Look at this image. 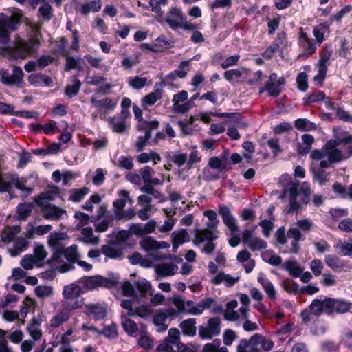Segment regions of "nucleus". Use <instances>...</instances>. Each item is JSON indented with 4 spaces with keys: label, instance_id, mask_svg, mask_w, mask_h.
Segmentation results:
<instances>
[{
    "label": "nucleus",
    "instance_id": "nucleus-57",
    "mask_svg": "<svg viewBox=\"0 0 352 352\" xmlns=\"http://www.w3.org/2000/svg\"><path fill=\"white\" fill-rule=\"evenodd\" d=\"M112 221L113 217L111 214L110 216L105 217V218L102 220H100L99 219L95 223L96 230L99 232H104L107 231Z\"/></svg>",
    "mask_w": 352,
    "mask_h": 352
},
{
    "label": "nucleus",
    "instance_id": "nucleus-23",
    "mask_svg": "<svg viewBox=\"0 0 352 352\" xmlns=\"http://www.w3.org/2000/svg\"><path fill=\"white\" fill-rule=\"evenodd\" d=\"M329 315L336 312L343 314L347 312L351 308V304L345 300L329 298Z\"/></svg>",
    "mask_w": 352,
    "mask_h": 352
},
{
    "label": "nucleus",
    "instance_id": "nucleus-42",
    "mask_svg": "<svg viewBox=\"0 0 352 352\" xmlns=\"http://www.w3.org/2000/svg\"><path fill=\"white\" fill-rule=\"evenodd\" d=\"M82 237L80 241L87 244H97L99 241V238L95 236L93 233V230L90 227H87L81 230Z\"/></svg>",
    "mask_w": 352,
    "mask_h": 352
},
{
    "label": "nucleus",
    "instance_id": "nucleus-54",
    "mask_svg": "<svg viewBox=\"0 0 352 352\" xmlns=\"http://www.w3.org/2000/svg\"><path fill=\"white\" fill-rule=\"evenodd\" d=\"M47 254V253L43 245L39 243H34L33 256L38 264L46 258Z\"/></svg>",
    "mask_w": 352,
    "mask_h": 352
},
{
    "label": "nucleus",
    "instance_id": "nucleus-50",
    "mask_svg": "<svg viewBox=\"0 0 352 352\" xmlns=\"http://www.w3.org/2000/svg\"><path fill=\"white\" fill-rule=\"evenodd\" d=\"M34 292L38 298H45L53 295L54 289L50 285H41L35 287Z\"/></svg>",
    "mask_w": 352,
    "mask_h": 352
},
{
    "label": "nucleus",
    "instance_id": "nucleus-37",
    "mask_svg": "<svg viewBox=\"0 0 352 352\" xmlns=\"http://www.w3.org/2000/svg\"><path fill=\"white\" fill-rule=\"evenodd\" d=\"M89 188L87 187H82L81 188H73L69 190L68 199L72 202H80L85 197L89 192Z\"/></svg>",
    "mask_w": 352,
    "mask_h": 352
},
{
    "label": "nucleus",
    "instance_id": "nucleus-27",
    "mask_svg": "<svg viewBox=\"0 0 352 352\" xmlns=\"http://www.w3.org/2000/svg\"><path fill=\"white\" fill-rule=\"evenodd\" d=\"M120 199L113 202L114 213L116 217H118L123 211L127 201L131 203L132 199L129 197V193L126 190H122L120 192Z\"/></svg>",
    "mask_w": 352,
    "mask_h": 352
},
{
    "label": "nucleus",
    "instance_id": "nucleus-17",
    "mask_svg": "<svg viewBox=\"0 0 352 352\" xmlns=\"http://www.w3.org/2000/svg\"><path fill=\"white\" fill-rule=\"evenodd\" d=\"M184 17L185 15L180 8L173 7L167 12L165 21L171 30L177 31L180 29Z\"/></svg>",
    "mask_w": 352,
    "mask_h": 352
},
{
    "label": "nucleus",
    "instance_id": "nucleus-9",
    "mask_svg": "<svg viewBox=\"0 0 352 352\" xmlns=\"http://www.w3.org/2000/svg\"><path fill=\"white\" fill-rule=\"evenodd\" d=\"M285 84V78L284 77L278 78L277 74L272 73L269 76L265 86L260 88L259 94L261 95L264 91H267L270 96H278L282 91L280 86L284 85Z\"/></svg>",
    "mask_w": 352,
    "mask_h": 352
},
{
    "label": "nucleus",
    "instance_id": "nucleus-55",
    "mask_svg": "<svg viewBox=\"0 0 352 352\" xmlns=\"http://www.w3.org/2000/svg\"><path fill=\"white\" fill-rule=\"evenodd\" d=\"M100 335H103L109 339H115L118 336V327L113 323L111 325L105 326L102 331H100Z\"/></svg>",
    "mask_w": 352,
    "mask_h": 352
},
{
    "label": "nucleus",
    "instance_id": "nucleus-11",
    "mask_svg": "<svg viewBox=\"0 0 352 352\" xmlns=\"http://www.w3.org/2000/svg\"><path fill=\"white\" fill-rule=\"evenodd\" d=\"M221 332V320L218 317L211 318L206 326H200L199 335L202 339H211Z\"/></svg>",
    "mask_w": 352,
    "mask_h": 352
},
{
    "label": "nucleus",
    "instance_id": "nucleus-21",
    "mask_svg": "<svg viewBox=\"0 0 352 352\" xmlns=\"http://www.w3.org/2000/svg\"><path fill=\"white\" fill-rule=\"evenodd\" d=\"M254 334L249 338H242L236 346V352H261L257 347Z\"/></svg>",
    "mask_w": 352,
    "mask_h": 352
},
{
    "label": "nucleus",
    "instance_id": "nucleus-53",
    "mask_svg": "<svg viewBox=\"0 0 352 352\" xmlns=\"http://www.w3.org/2000/svg\"><path fill=\"white\" fill-rule=\"evenodd\" d=\"M325 97V94L322 91L316 90L307 95L304 98V104L307 106L311 103L322 100Z\"/></svg>",
    "mask_w": 352,
    "mask_h": 352
},
{
    "label": "nucleus",
    "instance_id": "nucleus-43",
    "mask_svg": "<svg viewBox=\"0 0 352 352\" xmlns=\"http://www.w3.org/2000/svg\"><path fill=\"white\" fill-rule=\"evenodd\" d=\"M101 0H93L81 6L80 12L82 15H87L91 11L98 12L101 9Z\"/></svg>",
    "mask_w": 352,
    "mask_h": 352
},
{
    "label": "nucleus",
    "instance_id": "nucleus-2",
    "mask_svg": "<svg viewBox=\"0 0 352 352\" xmlns=\"http://www.w3.org/2000/svg\"><path fill=\"white\" fill-rule=\"evenodd\" d=\"M284 192L289 198L288 213L298 211L301 204H307L310 201L311 190L310 184L307 182L301 184L292 182L285 189Z\"/></svg>",
    "mask_w": 352,
    "mask_h": 352
},
{
    "label": "nucleus",
    "instance_id": "nucleus-7",
    "mask_svg": "<svg viewBox=\"0 0 352 352\" xmlns=\"http://www.w3.org/2000/svg\"><path fill=\"white\" fill-rule=\"evenodd\" d=\"M217 238L218 235L214 232L208 231V230H197L193 243L196 245H199L201 243L206 242V244L202 249V252L211 254L216 247L214 241Z\"/></svg>",
    "mask_w": 352,
    "mask_h": 352
},
{
    "label": "nucleus",
    "instance_id": "nucleus-61",
    "mask_svg": "<svg viewBox=\"0 0 352 352\" xmlns=\"http://www.w3.org/2000/svg\"><path fill=\"white\" fill-rule=\"evenodd\" d=\"M247 245L252 251H258L265 249L267 243L261 238L254 237Z\"/></svg>",
    "mask_w": 352,
    "mask_h": 352
},
{
    "label": "nucleus",
    "instance_id": "nucleus-48",
    "mask_svg": "<svg viewBox=\"0 0 352 352\" xmlns=\"http://www.w3.org/2000/svg\"><path fill=\"white\" fill-rule=\"evenodd\" d=\"M78 246L77 245H72L70 247L65 248L63 251V255L65 256V258L70 263H76L79 258V254L78 253Z\"/></svg>",
    "mask_w": 352,
    "mask_h": 352
},
{
    "label": "nucleus",
    "instance_id": "nucleus-22",
    "mask_svg": "<svg viewBox=\"0 0 352 352\" xmlns=\"http://www.w3.org/2000/svg\"><path fill=\"white\" fill-rule=\"evenodd\" d=\"M101 252L107 257L112 259H121L123 256L122 248L115 243L102 245Z\"/></svg>",
    "mask_w": 352,
    "mask_h": 352
},
{
    "label": "nucleus",
    "instance_id": "nucleus-25",
    "mask_svg": "<svg viewBox=\"0 0 352 352\" xmlns=\"http://www.w3.org/2000/svg\"><path fill=\"white\" fill-rule=\"evenodd\" d=\"M258 282L261 285L264 292L270 300H275L277 298V292L273 283L265 276H260Z\"/></svg>",
    "mask_w": 352,
    "mask_h": 352
},
{
    "label": "nucleus",
    "instance_id": "nucleus-24",
    "mask_svg": "<svg viewBox=\"0 0 352 352\" xmlns=\"http://www.w3.org/2000/svg\"><path fill=\"white\" fill-rule=\"evenodd\" d=\"M239 280V277H234L230 274H226L223 272H220L215 276H214L210 282L213 285H220L222 283H224L225 285L228 287L233 286L235 283H236Z\"/></svg>",
    "mask_w": 352,
    "mask_h": 352
},
{
    "label": "nucleus",
    "instance_id": "nucleus-16",
    "mask_svg": "<svg viewBox=\"0 0 352 352\" xmlns=\"http://www.w3.org/2000/svg\"><path fill=\"white\" fill-rule=\"evenodd\" d=\"M177 316L176 309L166 308L159 310L153 316V323L157 327V331L163 332L166 331L168 325L165 324L168 317L173 318Z\"/></svg>",
    "mask_w": 352,
    "mask_h": 352
},
{
    "label": "nucleus",
    "instance_id": "nucleus-15",
    "mask_svg": "<svg viewBox=\"0 0 352 352\" xmlns=\"http://www.w3.org/2000/svg\"><path fill=\"white\" fill-rule=\"evenodd\" d=\"M214 303V300L211 298L204 299L197 304L192 300H188L185 302L184 313L192 315H199L201 314L205 309H210Z\"/></svg>",
    "mask_w": 352,
    "mask_h": 352
},
{
    "label": "nucleus",
    "instance_id": "nucleus-30",
    "mask_svg": "<svg viewBox=\"0 0 352 352\" xmlns=\"http://www.w3.org/2000/svg\"><path fill=\"white\" fill-rule=\"evenodd\" d=\"M107 121L113 132L122 133L128 128L126 121L119 116L109 117Z\"/></svg>",
    "mask_w": 352,
    "mask_h": 352
},
{
    "label": "nucleus",
    "instance_id": "nucleus-34",
    "mask_svg": "<svg viewBox=\"0 0 352 352\" xmlns=\"http://www.w3.org/2000/svg\"><path fill=\"white\" fill-rule=\"evenodd\" d=\"M212 116L217 118H229L234 120V124L239 128L245 129L248 124L246 122L241 120V114L239 113H212Z\"/></svg>",
    "mask_w": 352,
    "mask_h": 352
},
{
    "label": "nucleus",
    "instance_id": "nucleus-56",
    "mask_svg": "<svg viewBox=\"0 0 352 352\" xmlns=\"http://www.w3.org/2000/svg\"><path fill=\"white\" fill-rule=\"evenodd\" d=\"M80 86V81L75 78L73 84L67 85L65 87V93L69 98H72L78 94Z\"/></svg>",
    "mask_w": 352,
    "mask_h": 352
},
{
    "label": "nucleus",
    "instance_id": "nucleus-14",
    "mask_svg": "<svg viewBox=\"0 0 352 352\" xmlns=\"http://www.w3.org/2000/svg\"><path fill=\"white\" fill-rule=\"evenodd\" d=\"M63 239V234L58 232L51 233L48 237L49 245L54 252L52 256L54 261H58L60 258L65 249L61 241Z\"/></svg>",
    "mask_w": 352,
    "mask_h": 352
},
{
    "label": "nucleus",
    "instance_id": "nucleus-49",
    "mask_svg": "<svg viewBox=\"0 0 352 352\" xmlns=\"http://www.w3.org/2000/svg\"><path fill=\"white\" fill-rule=\"evenodd\" d=\"M159 126V122L157 120L152 121H142L139 124L138 127L140 130L144 132L146 135H148L151 138V132L155 130Z\"/></svg>",
    "mask_w": 352,
    "mask_h": 352
},
{
    "label": "nucleus",
    "instance_id": "nucleus-29",
    "mask_svg": "<svg viewBox=\"0 0 352 352\" xmlns=\"http://www.w3.org/2000/svg\"><path fill=\"white\" fill-rule=\"evenodd\" d=\"M324 261L326 265L334 272H340L345 267L344 261H342L338 256L334 254L326 255Z\"/></svg>",
    "mask_w": 352,
    "mask_h": 352
},
{
    "label": "nucleus",
    "instance_id": "nucleus-18",
    "mask_svg": "<svg viewBox=\"0 0 352 352\" xmlns=\"http://www.w3.org/2000/svg\"><path fill=\"white\" fill-rule=\"evenodd\" d=\"M140 247L148 253H153L160 249H166L170 247L168 243L157 241L151 236H146L140 241Z\"/></svg>",
    "mask_w": 352,
    "mask_h": 352
},
{
    "label": "nucleus",
    "instance_id": "nucleus-44",
    "mask_svg": "<svg viewBox=\"0 0 352 352\" xmlns=\"http://www.w3.org/2000/svg\"><path fill=\"white\" fill-rule=\"evenodd\" d=\"M339 254L344 256H352V239L350 241H339L335 245Z\"/></svg>",
    "mask_w": 352,
    "mask_h": 352
},
{
    "label": "nucleus",
    "instance_id": "nucleus-32",
    "mask_svg": "<svg viewBox=\"0 0 352 352\" xmlns=\"http://www.w3.org/2000/svg\"><path fill=\"white\" fill-rule=\"evenodd\" d=\"M87 314L92 316L95 320L104 318L107 316L106 309L100 304H88L85 305Z\"/></svg>",
    "mask_w": 352,
    "mask_h": 352
},
{
    "label": "nucleus",
    "instance_id": "nucleus-28",
    "mask_svg": "<svg viewBox=\"0 0 352 352\" xmlns=\"http://www.w3.org/2000/svg\"><path fill=\"white\" fill-rule=\"evenodd\" d=\"M177 270V265L173 263H160L155 267L156 273L160 276H169L174 275Z\"/></svg>",
    "mask_w": 352,
    "mask_h": 352
},
{
    "label": "nucleus",
    "instance_id": "nucleus-36",
    "mask_svg": "<svg viewBox=\"0 0 352 352\" xmlns=\"http://www.w3.org/2000/svg\"><path fill=\"white\" fill-rule=\"evenodd\" d=\"M196 322L195 318H189L182 321L179 325L182 333L188 336H195L197 331Z\"/></svg>",
    "mask_w": 352,
    "mask_h": 352
},
{
    "label": "nucleus",
    "instance_id": "nucleus-58",
    "mask_svg": "<svg viewBox=\"0 0 352 352\" xmlns=\"http://www.w3.org/2000/svg\"><path fill=\"white\" fill-rule=\"evenodd\" d=\"M28 247V242L27 241L21 238L17 239L14 244V250H9V252L11 256H15L17 254H19L21 252L25 250Z\"/></svg>",
    "mask_w": 352,
    "mask_h": 352
},
{
    "label": "nucleus",
    "instance_id": "nucleus-38",
    "mask_svg": "<svg viewBox=\"0 0 352 352\" xmlns=\"http://www.w3.org/2000/svg\"><path fill=\"white\" fill-rule=\"evenodd\" d=\"M284 269L289 272L292 277H299L302 273V269L295 261H286L283 264Z\"/></svg>",
    "mask_w": 352,
    "mask_h": 352
},
{
    "label": "nucleus",
    "instance_id": "nucleus-51",
    "mask_svg": "<svg viewBox=\"0 0 352 352\" xmlns=\"http://www.w3.org/2000/svg\"><path fill=\"white\" fill-rule=\"evenodd\" d=\"M136 287L141 296H146V295H151L153 294L151 283L145 279L138 280L136 283Z\"/></svg>",
    "mask_w": 352,
    "mask_h": 352
},
{
    "label": "nucleus",
    "instance_id": "nucleus-41",
    "mask_svg": "<svg viewBox=\"0 0 352 352\" xmlns=\"http://www.w3.org/2000/svg\"><path fill=\"white\" fill-rule=\"evenodd\" d=\"M188 234L184 229L173 233V248L177 249L178 247L186 241H188Z\"/></svg>",
    "mask_w": 352,
    "mask_h": 352
},
{
    "label": "nucleus",
    "instance_id": "nucleus-40",
    "mask_svg": "<svg viewBox=\"0 0 352 352\" xmlns=\"http://www.w3.org/2000/svg\"><path fill=\"white\" fill-rule=\"evenodd\" d=\"M202 352H229V351L226 346H221L220 340L215 339L212 342L206 344L203 346Z\"/></svg>",
    "mask_w": 352,
    "mask_h": 352
},
{
    "label": "nucleus",
    "instance_id": "nucleus-10",
    "mask_svg": "<svg viewBox=\"0 0 352 352\" xmlns=\"http://www.w3.org/2000/svg\"><path fill=\"white\" fill-rule=\"evenodd\" d=\"M23 72L20 67L14 66L10 74L8 70L0 69V81L5 85H19L23 82Z\"/></svg>",
    "mask_w": 352,
    "mask_h": 352
},
{
    "label": "nucleus",
    "instance_id": "nucleus-45",
    "mask_svg": "<svg viewBox=\"0 0 352 352\" xmlns=\"http://www.w3.org/2000/svg\"><path fill=\"white\" fill-rule=\"evenodd\" d=\"M147 78L139 76H130L127 78V82L129 87L134 89H141L147 84Z\"/></svg>",
    "mask_w": 352,
    "mask_h": 352
},
{
    "label": "nucleus",
    "instance_id": "nucleus-8",
    "mask_svg": "<svg viewBox=\"0 0 352 352\" xmlns=\"http://www.w3.org/2000/svg\"><path fill=\"white\" fill-rule=\"evenodd\" d=\"M63 296L67 300V306L72 309H78L84 303L83 298L80 296V288L75 284L65 286Z\"/></svg>",
    "mask_w": 352,
    "mask_h": 352
},
{
    "label": "nucleus",
    "instance_id": "nucleus-59",
    "mask_svg": "<svg viewBox=\"0 0 352 352\" xmlns=\"http://www.w3.org/2000/svg\"><path fill=\"white\" fill-rule=\"evenodd\" d=\"M32 206L30 204H20L17 207V213L20 220H25L32 212Z\"/></svg>",
    "mask_w": 352,
    "mask_h": 352
},
{
    "label": "nucleus",
    "instance_id": "nucleus-1",
    "mask_svg": "<svg viewBox=\"0 0 352 352\" xmlns=\"http://www.w3.org/2000/svg\"><path fill=\"white\" fill-rule=\"evenodd\" d=\"M20 24L17 16L0 14V45H2L0 46V58H7L10 60H24L38 49L40 42L36 37L18 39L12 46L8 45L11 32L16 30Z\"/></svg>",
    "mask_w": 352,
    "mask_h": 352
},
{
    "label": "nucleus",
    "instance_id": "nucleus-33",
    "mask_svg": "<svg viewBox=\"0 0 352 352\" xmlns=\"http://www.w3.org/2000/svg\"><path fill=\"white\" fill-rule=\"evenodd\" d=\"M162 93L163 91L162 89H157L154 91H152L144 96L141 100L142 107L146 108L148 106L154 105L157 101L162 98Z\"/></svg>",
    "mask_w": 352,
    "mask_h": 352
},
{
    "label": "nucleus",
    "instance_id": "nucleus-39",
    "mask_svg": "<svg viewBox=\"0 0 352 352\" xmlns=\"http://www.w3.org/2000/svg\"><path fill=\"white\" fill-rule=\"evenodd\" d=\"M121 324L125 332L130 336H133L138 331L137 323L127 317H122Z\"/></svg>",
    "mask_w": 352,
    "mask_h": 352
},
{
    "label": "nucleus",
    "instance_id": "nucleus-63",
    "mask_svg": "<svg viewBox=\"0 0 352 352\" xmlns=\"http://www.w3.org/2000/svg\"><path fill=\"white\" fill-rule=\"evenodd\" d=\"M38 13L44 20L47 21H49L53 16L52 8L47 3H45L40 6Z\"/></svg>",
    "mask_w": 352,
    "mask_h": 352
},
{
    "label": "nucleus",
    "instance_id": "nucleus-5",
    "mask_svg": "<svg viewBox=\"0 0 352 352\" xmlns=\"http://www.w3.org/2000/svg\"><path fill=\"white\" fill-rule=\"evenodd\" d=\"M329 297H326L323 300L316 298L309 307L308 309L303 310L301 314V318L304 322H308L313 320V316H320L322 313L329 315Z\"/></svg>",
    "mask_w": 352,
    "mask_h": 352
},
{
    "label": "nucleus",
    "instance_id": "nucleus-31",
    "mask_svg": "<svg viewBox=\"0 0 352 352\" xmlns=\"http://www.w3.org/2000/svg\"><path fill=\"white\" fill-rule=\"evenodd\" d=\"M71 316L70 310L67 309H63L52 318L50 320V326L53 328H57L66 322L70 318Z\"/></svg>",
    "mask_w": 352,
    "mask_h": 352
},
{
    "label": "nucleus",
    "instance_id": "nucleus-47",
    "mask_svg": "<svg viewBox=\"0 0 352 352\" xmlns=\"http://www.w3.org/2000/svg\"><path fill=\"white\" fill-rule=\"evenodd\" d=\"M273 47L275 48L278 52L283 51L284 48L287 46V36L285 32H279L277 34L276 38L272 43Z\"/></svg>",
    "mask_w": 352,
    "mask_h": 352
},
{
    "label": "nucleus",
    "instance_id": "nucleus-62",
    "mask_svg": "<svg viewBox=\"0 0 352 352\" xmlns=\"http://www.w3.org/2000/svg\"><path fill=\"white\" fill-rule=\"evenodd\" d=\"M168 300L176 307L177 314L178 313H184L185 309V301L180 295L174 294L172 298H168Z\"/></svg>",
    "mask_w": 352,
    "mask_h": 352
},
{
    "label": "nucleus",
    "instance_id": "nucleus-64",
    "mask_svg": "<svg viewBox=\"0 0 352 352\" xmlns=\"http://www.w3.org/2000/svg\"><path fill=\"white\" fill-rule=\"evenodd\" d=\"M116 165L122 168L131 170L133 167V158L131 156H120Z\"/></svg>",
    "mask_w": 352,
    "mask_h": 352
},
{
    "label": "nucleus",
    "instance_id": "nucleus-4",
    "mask_svg": "<svg viewBox=\"0 0 352 352\" xmlns=\"http://www.w3.org/2000/svg\"><path fill=\"white\" fill-rule=\"evenodd\" d=\"M219 214L221 217L223 223L229 229L233 236L229 240V244L232 247L237 246L241 242L239 236V227L237 219L233 216L229 208L225 205H219L218 208Z\"/></svg>",
    "mask_w": 352,
    "mask_h": 352
},
{
    "label": "nucleus",
    "instance_id": "nucleus-60",
    "mask_svg": "<svg viewBox=\"0 0 352 352\" xmlns=\"http://www.w3.org/2000/svg\"><path fill=\"white\" fill-rule=\"evenodd\" d=\"M21 265L25 270H32L34 266L39 265L38 263L36 261L32 254H25L21 259Z\"/></svg>",
    "mask_w": 352,
    "mask_h": 352
},
{
    "label": "nucleus",
    "instance_id": "nucleus-52",
    "mask_svg": "<svg viewBox=\"0 0 352 352\" xmlns=\"http://www.w3.org/2000/svg\"><path fill=\"white\" fill-rule=\"evenodd\" d=\"M153 313V309L148 305H141L134 309L133 313H127L129 316H135L145 318L151 316Z\"/></svg>",
    "mask_w": 352,
    "mask_h": 352
},
{
    "label": "nucleus",
    "instance_id": "nucleus-6",
    "mask_svg": "<svg viewBox=\"0 0 352 352\" xmlns=\"http://www.w3.org/2000/svg\"><path fill=\"white\" fill-rule=\"evenodd\" d=\"M78 283L86 290H93L98 287L111 288L115 286L118 281L100 275H96L93 276H84L78 280Z\"/></svg>",
    "mask_w": 352,
    "mask_h": 352
},
{
    "label": "nucleus",
    "instance_id": "nucleus-12",
    "mask_svg": "<svg viewBox=\"0 0 352 352\" xmlns=\"http://www.w3.org/2000/svg\"><path fill=\"white\" fill-rule=\"evenodd\" d=\"M340 143L341 142L331 140L325 144L326 157H328L331 163H337L349 158L346 153H343L337 148Z\"/></svg>",
    "mask_w": 352,
    "mask_h": 352
},
{
    "label": "nucleus",
    "instance_id": "nucleus-3",
    "mask_svg": "<svg viewBox=\"0 0 352 352\" xmlns=\"http://www.w3.org/2000/svg\"><path fill=\"white\" fill-rule=\"evenodd\" d=\"M51 195L44 192L39 195L36 200L41 209L43 217L46 220L58 221L67 217V212L63 208L50 203Z\"/></svg>",
    "mask_w": 352,
    "mask_h": 352
},
{
    "label": "nucleus",
    "instance_id": "nucleus-26",
    "mask_svg": "<svg viewBox=\"0 0 352 352\" xmlns=\"http://www.w3.org/2000/svg\"><path fill=\"white\" fill-rule=\"evenodd\" d=\"M141 177L144 184H153L154 185H160L163 184V180L158 178H153L152 176L155 173V170L149 166H145L140 170Z\"/></svg>",
    "mask_w": 352,
    "mask_h": 352
},
{
    "label": "nucleus",
    "instance_id": "nucleus-19",
    "mask_svg": "<svg viewBox=\"0 0 352 352\" xmlns=\"http://www.w3.org/2000/svg\"><path fill=\"white\" fill-rule=\"evenodd\" d=\"M41 322V316L37 315L30 320L26 327L27 332L35 342L40 340L43 336Z\"/></svg>",
    "mask_w": 352,
    "mask_h": 352
},
{
    "label": "nucleus",
    "instance_id": "nucleus-20",
    "mask_svg": "<svg viewBox=\"0 0 352 352\" xmlns=\"http://www.w3.org/2000/svg\"><path fill=\"white\" fill-rule=\"evenodd\" d=\"M298 44L306 56H311L316 52V42L314 38H309L306 32H300L298 38Z\"/></svg>",
    "mask_w": 352,
    "mask_h": 352
},
{
    "label": "nucleus",
    "instance_id": "nucleus-35",
    "mask_svg": "<svg viewBox=\"0 0 352 352\" xmlns=\"http://www.w3.org/2000/svg\"><path fill=\"white\" fill-rule=\"evenodd\" d=\"M254 336L257 347H259L261 352H268L273 349L274 342L271 339H269L260 333H255Z\"/></svg>",
    "mask_w": 352,
    "mask_h": 352
},
{
    "label": "nucleus",
    "instance_id": "nucleus-46",
    "mask_svg": "<svg viewBox=\"0 0 352 352\" xmlns=\"http://www.w3.org/2000/svg\"><path fill=\"white\" fill-rule=\"evenodd\" d=\"M20 228L19 226L8 227L2 232V241L5 243H10L14 240L16 234L19 232Z\"/></svg>",
    "mask_w": 352,
    "mask_h": 352
},
{
    "label": "nucleus",
    "instance_id": "nucleus-13",
    "mask_svg": "<svg viewBox=\"0 0 352 352\" xmlns=\"http://www.w3.org/2000/svg\"><path fill=\"white\" fill-rule=\"evenodd\" d=\"M90 102L98 112H102L100 115V117L102 118L103 113H109L116 109L118 104V99L110 97L99 99L96 97H92L90 100Z\"/></svg>",
    "mask_w": 352,
    "mask_h": 352
}]
</instances>
